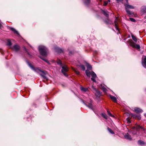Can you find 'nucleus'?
<instances>
[{
	"instance_id": "obj_34",
	"label": "nucleus",
	"mask_w": 146,
	"mask_h": 146,
	"mask_svg": "<svg viewBox=\"0 0 146 146\" xmlns=\"http://www.w3.org/2000/svg\"><path fill=\"white\" fill-rule=\"evenodd\" d=\"M116 1L117 3L122 2L123 0H117Z\"/></svg>"
},
{
	"instance_id": "obj_39",
	"label": "nucleus",
	"mask_w": 146,
	"mask_h": 146,
	"mask_svg": "<svg viewBox=\"0 0 146 146\" xmlns=\"http://www.w3.org/2000/svg\"><path fill=\"white\" fill-rule=\"evenodd\" d=\"M20 35H19V39L20 38Z\"/></svg>"
},
{
	"instance_id": "obj_38",
	"label": "nucleus",
	"mask_w": 146,
	"mask_h": 146,
	"mask_svg": "<svg viewBox=\"0 0 146 146\" xmlns=\"http://www.w3.org/2000/svg\"><path fill=\"white\" fill-rule=\"evenodd\" d=\"M2 25L0 23V28H1L2 27Z\"/></svg>"
},
{
	"instance_id": "obj_6",
	"label": "nucleus",
	"mask_w": 146,
	"mask_h": 146,
	"mask_svg": "<svg viewBox=\"0 0 146 146\" xmlns=\"http://www.w3.org/2000/svg\"><path fill=\"white\" fill-rule=\"evenodd\" d=\"M62 72L66 76H68V74L66 73L68 71V68L66 65H64L62 67Z\"/></svg>"
},
{
	"instance_id": "obj_26",
	"label": "nucleus",
	"mask_w": 146,
	"mask_h": 146,
	"mask_svg": "<svg viewBox=\"0 0 146 146\" xmlns=\"http://www.w3.org/2000/svg\"><path fill=\"white\" fill-rule=\"evenodd\" d=\"M102 90H103V91L104 92H106L107 91V89L106 88L104 87H102Z\"/></svg>"
},
{
	"instance_id": "obj_19",
	"label": "nucleus",
	"mask_w": 146,
	"mask_h": 146,
	"mask_svg": "<svg viewBox=\"0 0 146 146\" xmlns=\"http://www.w3.org/2000/svg\"><path fill=\"white\" fill-rule=\"evenodd\" d=\"M103 13L107 17H108V12L107 11H103Z\"/></svg>"
},
{
	"instance_id": "obj_5",
	"label": "nucleus",
	"mask_w": 146,
	"mask_h": 146,
	"mask_svg": "<svg viewBox=\"0 0 146 146\" xmlns=\"http://www.w3.org/2000/svg\"><path fill=\"white\" fill-rule=\"evenodd\" d=\"M125 6L126 7L125 10L127 13L129 14V15H132L133 14V13L131 11H130L128 9V8L133 9H134V7L131 5H129L128 4H125Z\"/></svg>"
},
{
	"instance_id": "obj_20",
	"label": "nucleus",
	"mask_w": 146,
	"mask_h": 146,
	"mask_svg": "<svg viewBox=\"0 0 146 146\" xmlns=\"http://www.w3.org/2000/svg\"><path fill=\"white\" fill-rule=\"evenodd\" d=\"M138 143L139 144L141 145H144L145 144V143L143 141H141V140H139L138 141Z\"/></svg>"
},
{
	"instance_id": "obj_1",
	"label": "nucleus",
	"mask_w": 146,
	"mask_h": 146,
	"mask_svg": "<svg viewBox=\"0 0 146 146\" xmlns=\"http://www.w3.org/2000/svg\"><path fill=\"white\" fill-rule=\"evenodd\" d=\"M28 65L30 68L39 74L44 78H46L44 72L41 70L38 67H34V66L30 63H28Z\"/></svg>"
},
{
	"instance_id": "obj_10",
	"label": "nucleus",
	"mask_w": 146,
	"mask_h": 146,
	"mask_svg": "<svg viewBox=\"0 0 146 146\" xmlns=\"http://www.w3.org/2000/svg\"><path fill=\"white\" fill-rule=\"evenodd\" d=\"M133 110L134 111H135L136 113H141L142 111L141 109L138 108H134Z\"/></svg>"
},
{
	"instance_id": "obj_17",
	"label": "nucleus",
	"mask_w": 146,
	"mask_h": 146,
	"mask_svg": "<svg viewBox=\"0 0 146 146\" xmlns=\"http://www.w3.org/2000/svg\"><path fill=\"white\" fill-rule=\"evenodd\" d=\"M90 0H84V3L86 5H88L90 3Z\"/></svg>"
},
{
	"instance_id": "obj_14",
	"label": "nucleus",
	"mask_w": 146,
	"mask_h": 146,
	"mask_svg": "<svg viewBox=\"0 0 146 146\" xmlns=\"http://www.w3.org/2000/svg\"><path fill=\"white\" fill-rule=\"evenodd\" d=\"M13 31L15 34H18V31L16 30L14 28L12 27L10 28L9 29Z\"/></svg>"
},
{
	"instance_id": "obj_12",
	"label": "nucleus",
	"mask_w": 146,
	"mask_h": 146,
	"mask_svg": "<svg viewBox=\"0 0 146 146\" xmlns=\"http://www.w3.org/2000/svg\"><path fill=\"white\" fill-rule=\"evenodd\" d=\"M80 89L82 91L84 92H86L88 90V88H84L82 86L80 87Z\"/></svg>"
},
{
	"instance_id": "obj_31",
	"label": "nucleus",
	"mask_w": 146,
	"mask_h": 146,
	"mask_svg": "<svg viewBox=\"0 0 146 146\" xmlns=\"http://www.w3.org/2000/svg\"><path fill=\"white\" fill-rule=\"evenodd\" d=\"M88 107L91 109H92V104H90L88 106Z\"/></svg>"
},
{
	"instance_id": "obj_8",
	"label": "nucleus",
	"mask_w": 146,
	"mask_h": 146,
	"mask_svg": "<svg viewBox=\"0 0 146 146\" xmlns=\"http://www.w3.org/2000/svg\"><path fill=\"white\" fill-rule=\"evenodd\" d=\"M130 45L133 47L135 48L138 50H140V46L139 44H135L133 42H130Z\"/></svg>"
},
{
	"instance_id": "obj_25",
	"label": "nucleus",
	"mask_w": 146,
	"mask_h": 146,
	"mask_svg": "<svg viewBox=\"0 0 146 146\" xmlns=\"http://www.w3.org/2000/svg\"><path fill=\"white\" fill-rule=\"evenodd\" d=\"M141 11H142L144 13L146 12V9L144 7H142L141 9Z\"/></svg>"
},
{
	"instance_id": "obj_36",
	"label": "nucleus",
	"mask_w": 146,
	"mask_h": 146,
	"mask_svg": "<svg viewBox=\"0 0 146 146\" xmlns=\"http://www.w3.org/2000/svg\"><path fill=\"white\" fill-rule=\"evenodd\" d=\"M76 73L78 75H79L80 74V72L78 71H76Z\"/></svg>"
},
{
	"instance_id": "obj_13",
	"label": "nucleus",
	"mask_w": 146,
	"mask_h": 146,
	"mask_svg": "<svg viewBox=\"0 0 146 146\" xmlns=\"http://www.w3.org/2000/svg\"><path fill=\"white\" fill-rule=\"evenodd\" d=\"M124 137L125 138L129 139V140H131L132 139L131 136L129 135L128 133L126 134L125 136Z\"/></svg>"
},
{
	"instance_id": "obj_21",
	"label": "nucleus",
	"mask_w": 146,
	"mask_h": 146,
	"mask_svg": "<svg viewBox=\"0 0 146 146\" xmlns=\"http://www.w3.org/2000/svg\"><path fill=\"white\" fill-rule=\"evenodd\" d=\"M86 65L88 68L89 69H91L92 68V66L91 65L88 63H86Z\"/></svg>"
},
{
	"instance_id": "obj_40",
	"label": "nucleus",
	"mask_w": 146,
	"mask_h": 146,
	"mask_svg": "<svg viewBox=\"0 0 146 146\" xmlns=\"http://www.w3.org/2000/svg\"><path fill=\"white\" fill-rule=\"evenodd\" d=\"M108 2H110V0H108Z\"/></svg>"
},
{
	"instance_id": "obj_33",
	"label": "nucleus",
	"mask_w": 146,
	"mask_h": 146,
	"mask_svg": "<svg viewBox=\"0 0 146 146\" xmlns=\"http://www.w3.org/2000/svg\"><path fill=\"white\" fill-rule=\"evenodd\" d=\"M57 63L58 64H61V65L62 64L61 61L60 60H58V61L57 62Z\"/></svg>"
},
{
	"instance_id": "obj_35",
	"label": "nucleus",
	"mask_w": 146,
	"mask_h": 146,
	"mask_svg": "<svg viewBox=\"0 0 146 146\" xmlns=\"http://www.w3.org/2000/svg\"><path fill=\"white\" fill-rule=\"evenodd\" d=\"M127 121L128 123H130V121L128 118L127 119Z\"/></svg>"
},
{
	"instance_id": "obj_18",
	"label": "nucleus",
	"mask_w": 146,
	"mask_h": 146,
	"mask_svg": "<svg viewBox=\"0 0 146 146\" xmlns=\"http://www.w3.org/2000/svg\"><path fill=\"white\" fill-rule=\"evenodd\" d=\"M108 130L109 131V132L111 133L112 134H114V133L113 132V131L110 128L108 127L107 128Z\"/></svg>"
},
{
	"instance_id": "obj_27",
	"label": "nucleus",
	"mask_w": 146,
	"mask_h": 146,
	"mask_svg": "<svg viewBox=\"0 0 146 146\" xmlns=\"http://www.w3.org/2000/svg\"><path fill=\"white\" fill-rule=\"evenodd\" d=\"M57 51L58 52L60 53L62 52V50L60 48H58L57 49Z\"/></svg>"
},
{
	"instance_id": "obj_15",
	"label": "nucleus",
	"mask_w": 146,
	"mask_h": 146,
	"mask_svg": "<svg viewBox=\"0 0 146 146\" xmlns=\"http://www.w3.org/2000/svg\"><path fill=\"white\" fill-rule=\"evenodd\" d=\"M110 98L114 102H116L117 101V100L116 98L112 95H110Z\"/></svg>"
},
{
	"instance_id": "obj_29",
	"label": "nucleus",
	"mask_w": 146,
	"mask_h": 146,
	"mask_svg": "<svg viewBox=\"0 0 146 146\" xmlns=\"http://www.w3.org/2000/svg\"><path fill=\"white\" fill-rule=\"evenodd\" d=\"M141 128V127L139 125H137L136 126V128L137 129H138Z\"/></svg>"
},
{
	"instance_id": "obj_4",
	"label": "nucleus",
	"mask_w": 146,
	"mask_h": 146,
	"mask_svg": "<svg viewBox=\"0 0 146 146\" xmlns=\"http://www.w3.org/2000/svg\"><path fill=\"white\" fill-rule=\"evenodd\" d=\"M7 45L9 47L11 48L12 50L16 51H17L18 50V46L17 45H15L13 47H11L12 43L11 41L10 40H7Z\"/></svg>"
},
{
	"instance_id": "obj_32",
	"label": "nucleus",
	"mask_w": 146,
	"mask_h": 146,
	"mask_svg": "<svg viewBox=\"0 0 146 146\" xmlns=\"http://www.w3.org/2000/svg\"><path fill=\"white\" fill-rule=\"evenodd\" d=\"M108 2L106 1H105L104 3V6H106L107 4H108Z\"/></svg>"
},
{
	"instance_id": "obj_22",
	"label": "nucleus",
	"mask_w": 146,
	"mask_h": 146,
	"mask_svg": "<svg viewBox=\"0 0 146 146\" xmlns=\"http://www.w3.org/2000/svg\"><path fill=\"white\" fill-rule=\"evenodd\" d=\"M107 111L108 112V114L110 116L112 117H114V116L113 115H112L110 113V111H109L108 110H107Z\"/></svg>"
},
{
	"instance_id": "obj_30",
	"label": "nucleus",
	"mask_w": 146,
	"mask_h": 146,
	"mask_svg": "<svg viewBox=\"0 0 146 146\" xmlns=\"http://www.w3.org/2000/svg\"><path fill=\"white\" fill-rule=\"evenodd\" d=\"M130 20L131 21L133 22H135V20L134 19L132 18H130Z\"/></svg>"
},
{
	"instance_id": "obj_7",
	"label": "nucleus",
	"mask_w": 146,
	"mask_h": 146,
	"mask_svg": "<svg viewBox=\"0 0 146 146\" xmlns=\"http://www.w3.org/2000/svg\"><path fill=\"white\" fill-rule=\"evenodd\" d=\"M92 91L95 93V95L97 97H99L101 96V93L100 92L97 90L96 88L93 86H92Z\"/></svg>"
},
{
	"instance_id": "obj_41",
	"label": "nucleus",
	"mask_w": 146,
	"mask_h": 146,
	"mask_svg": "<svg viewBox=\"0 0 146 146\" xmlns=\"http://www.w3.org/2000/svg\"><path fill=\"white\" fill-rule=\"evenodd\" d=\"M126 0L127 2V1H128V0Z\"/></svg>"
},
{
	"instance_id": "obj_16",
	"label": "nucleus",
	"mask_w": 146,
	"mask_h": 146,
	"mask_svg": "<svg viewBox=\"0 0 146 146\" xmlns=\"http://www.w3.org/2000/svg\"><path fill=\"white\" fill-rule=\"evenodd\" d=\"M131 36L132 38V39H133V40L134 41H135V42H137V39L136 38V37L132 34L131 35Z\"/></svg>"
},
{
	"instance_id": "obj_9",
	"label": "nucleus",
	"mask_w": 146,
	"mask_h": 146,
	"mask_svg": "<svg viewBox=\"0 0 146 146\" xmlns=\"http://www.w3.org/2000/svg\"><path fill=\"white\" fill-rule=\"evenodd\" d=\"M120 21V20L119 18L116 17L114 21L115 26L116 29L119 31V29L118 27V23Z\"/></svg>"
},
{
	"instance_id": "obj_23",
	"label": "nucleus",
	"mask_w": 146,
	"mask_h": 146,
	"mask_svg": "<svg viewBox=\"0 0 146 146\" xmlns=\"http://www.w3.org/2000/svg\"><path fill=\"white\" fill-rule=\"evenodd\" d=\"M102 116L105 119H107L108 118L107 115L105 114H102Z\"/></svg>"
},
{
	"instance_id": "obj_37",
	"label": "nucleus",
	"mask_w": 146,
	"mask_h": 146,
	"mask_svg": "<svg viewBox=\"0 0 146 146\" xmlns=\"http://www.w3.org/2000/svg\"><path fill=\"white\" fill-rule=\"evenodd\" d=\"M137 117L139 119H141V117L139 115H138Z\"/></svg>"
},
{
	"instance_id": "obj_3",
	"label": "nucleus",
	"mask_w": 146,
	"mask_h": 146,
	"mask_svg": "<svg viewBox=\"0 0 146 146\" xmlns=\"http://www.w3.org/2000/svg\"><path fill=\"white\" fill-rule=\"evenodd\" d=\"M39 50L42 55L46 56L47 55L48 50L44 46H40L39 47Z\"/></svg>"
},
{
	"instance_id": "obj_24",
	"label": "nucleus",
	"mask_w": 146,
	"mask_h": 146,
	"mask_svg": "<svg viewBox=\"0 0 146 146\" xmlns=\"http://www.w3.org/2000/svg\"><path fill=\"white\" fill-rule=\"evenodd\" d=\"M81 68L83 70H85V67L83 65H81L80 66Z\"/></svg>"
},
{
	"instance_id": "obj_11",
	"label": "nucleus",
	"mask_w": 146,
	"mask_h": 146,
	"mask_svg": "<svg viewBox=\"0 0 146 146\" xmlns=\"http://www.w3.org/2000/svg\"><path fill=\"white\" fill-rule=\"evenodd\" d=\"M142 64L145 68H146V56L142 59Z\"/></svg>"
},
{
	"instance_id": "obj_28",
	"label": "nucleus",
	"mask_w": 146,
	"mask_h": 146,
	"mask_svg": "<svg viewBox=\"0 0 146 146\" xmlns=\"http://www.w3.org/2000/svg\"><path fill=\"white\" fill-rule=\"evenodd\" d=\"M41 58L43 60H44V61L46 62H47V63H48L49 64H49V62L47 60H46V59H44V58Z\"/></svg>"
},
{
	"instance_id": "obj_2",
	"label": "nucleus",
	"mask_w": 146,
	"mask_h": 146,
	"mask_svg": "<svg viewBox=\"0 0 146 146\" xmlns=\"http://www.w3.org/2000/svg\"><path fill=\"white\" fill-rule=\"evenodd\" d=\"M86 73L87 76L89 77H90L91 76L92 77L91 78V80L94 82H96L95 79L97 77V76L96 74L94 72H90L88 70H86Z\"/></svg>"
}]
</instances>
